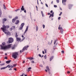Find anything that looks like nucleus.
Returning a JSON list of instances; mask_svg holds the SVG:
<instances>
[{"label": "nucleus", "mask_w": 76, "mask_h": 76, "mask_svg": "<svg viewBox=\"0 0 76 76\" xmlns=\"http://www.w3.org/2000/svg\"><path fill=\"white\" fill-rule=\"evenodd\" d=\"M18 52H15L13 53V54L12 55V56L14 58H16L17 57H18Z\"/></svg>", "instance_id": "nucleus-3"}, {"label": "nucleus", "mask_w": 76, "mask_h": 76, "mask_svg": "<svg viewBox=\"0 0 76 76\" xmlns=\"http://www.w3.org/2000/svg\"><path fill=\"white\" fill-rule=\"evenodd\" d=\"M25 13H26V10H25L24 11Z\"/></svg>", "instance_id": "nucleus-49"}, {"label": "nucleus", "mask_w": 76, "mask_h": 76, "mask_svg": "<svg viewBox=\"0 0 76 76\" xmlns=\"http://www.w3.org/2000/svg\"><path fill=\"white\" fill-rule=\"evenodd\" d=\"M20 76H23V74L22 75H21Z\"/></svg>", "instance_id": "nucleus-63"}, {"label": "nucleus", "mask_w": 76, "mask_h": 76, "mask_svg": "<svg viewBox=\"0 0 76 76\" xmlns=\"http://www.w3.org/2000/svg\"><path fill=\"white\" fill-rule=\"evenodd\" d=\"M7 66H8V68H13V66H12V65H11V66H10V65H7Z\"/></svg>", "instance_id": "nucleus-10"}, {"label": "nucleus", "mask_w": 76, "mask_h": 76, "mask_svg": "<svg viewBox=\"0 0 76 76\" xmlns=\"http://www.w3.org/2000/svg\"><path fill=\"white\" fill-rule=\"evenodd\" d=\"M21 10H23H23H25V8H24L23 6H22Z\"/></svg>", "instance_id": "nucleus-11"}, {"label": "nucleus", "mask_w": 76, "mask_h": 76, "mask_svg": "<svg viewBox=\"0 0 76 76\" xmlns=\"http://www.w3.org/2000/svg\"><path fill=\"white\" fill-rule=\"evenodd\" d=\"M2 13H1V11L0 9V17H1V16Z\"/></svg>", "instance_id": "nucleus-23"}, {"label": "nucleus", "mask_w": 76, "mask_h": 76, "mask_svg": "<svg viewBox=\"0 0 76 76\" xmlns=\"http://www.w3.org/2000/svg\"><path fill=\"white\" fill-rule=\"evenodd\" d=\"M25 63V61H23V63Z\"/></svg>", "instance_id": "nucleus-64"}, {"label": "nucleus", "mask_w": 76, "mask_h": 76, "mask_svg": "<svg viewBox=\"0 0 76 76\" xmlns=\"http://www.w3.org/2000/svg\"><path fill=\"white\" fill-rule=\"evenodd\" d=\"M64 0H62V3L64 5H66V3H64Z\"/></svg>", "instance_id": "nucleus-29"}, {"label": "nucleus", "mask_w": 76, "mask_h": 76, "mask_svg": "<svg viewBox=\"0 0 76 76\" xmlns=\"http://www.w3.org/2000/svg\"><path fill=\"white\" fill-rule=\"evenodd\" d=\"M24 25H25V23H23L21 24L20 27V30H22V29H23V27Z\"/></svg>", "instance_id": "nucleus-7"}, {"label": "nucleus", "mask_w": 76, "mask_h": 76, "mask_svg": "<svg viewBox=\"0 0 76 76\" xmlns=\"http://www.w3.org/2000/svg\"><path fill=\"white\" fill-rule=\"evenodd\" d=\"M10 31H12V28H10Z\"/></svg>", "instance_id": "nucleus-51"}, {"label": "nucleus", "mask_w": 76, "mask_h": 76, "mask_svg": "<svg viewBox=\"0 0 76 76\" xmlns=\"http://www.w3.org/2000/svg\"><path fill=\"white\" fill-rule=\"evenodd\" d=\"M60 19H61V17H59L58 18V20H60Z\"/></svg>", "instance_id": "nucleus-40"}, {"label": "nucleus", "mask_w": 76, "mask_h": 76, "mask_svg": "<svg viewBox=\"0 0 76 76\" xmlns=\"http://www.w3.org/2000/svg\"><path fill=\"white\" fill-rule=\"evenodd\" d=\"M0 46L2 50H6V49L10 48L11 47V45H8L7 46L6 45L2 46L1 45Z\"/></svg>", "instance_id": "nucleus-2"}, {"label": "nucleus", "mask_w": 76, "mask_h": 76, "mask_svg": "<svg viewBox=\"0 0 76 76\" xmlns=\"http://www.w3.org/2000/svg\"><path fill=\"white\" fill-rule=\"evenodd\" d=\"M31 69V67H29V68H28V70H30V69Z\"/></svg>", "instance_id": "nucleus-45"}, {"label": "nucleus", "mask_w": 76, "mask_h": 76, "mask_svg": "<svg viewBox=\"0 0 76 76\" xmlns=\"http://www.w3.org/2000/svg\"><path fill=\"white\" fill-rule=\"evenodd\" d=\"M3 27L1 28V29H2V31L5 34H7V32H6L5 31H6V28L7 29H8L9 28V26H5V25H3Z\"/></svg>", "instance_id": "nucleus-1"}, {"label": "nucleus", "mask_w": 76, "mask_h": 76, "mask_svg": "<svg viewBox=\"0 0 76 76\" xmlns=\"http://www.w3.org/2000/svg\"><path fill=\"white\" fill-rule=\"evenodd\" d=\"M15 48V45H14L13 47H12V50H13V49H14Z\"/></svg>", "instance_id": "nucleus-26"}, {"label": "nucleus", "mask_w": 76, "mask_h": 76, "mask_svg": "<svg viewBox=\"0 0 76 76\" xmlns=\"http://www.w3.org/2000/svg\"><path fill=\"white\" fill-rule=\"evenodd\" d=\"M44 57L45 59H46L47 58V55H45L44 56Z\"/></svg>", "instance_id": "nucleus-31"}, {"label": "nucleus", "mask_w": 76, "mask_h": 76, "mask_svg": "<svg viewBox=\"0 0 76 76\" xmlns=\"http://www.w3.org/2000/svg\"><path fill=\"white\" fill-rule=\"evenodd\" d=\"M14 70H15V71H16V68H14Z\"/></svg>", "instance_id": "nucleus-55"}, {"label": "nucleus", "mask_w": 76, "mask_h": 76, "mask_svg": "<svg viewBox=\"0 0 76 76\" xmlns=\"http://www.w3.org/2000/svg\"><path fill=\"white\" fill-rule=\"evenodd\" d=\"M56 40H55V42H54V44H56Z\"/></svg>", "instance_id": "nucleus-56"}, {"label": "nucleus", "mask_w": 76, "mask_h": 76, "mask_svg": "<svg viewBox=\"0 0 76 76\" xmlns=\"http://www.w3.org/2000/svg\"><path fill=\"white\" fill-rule=\"evenodd\" d=\"M61 14H62V12H60V14H59V16H60L61 15Z\"/></svg>", "instance_id": "nucleus-39"}, {"label": "nucleus", "mask_w": 76, "mask_h": 76, "mask_svg": "<svg viewBox=\"0 0 76 76\" xmlns=\"http://www.w3.org/2000/svg\"><path fill=\"white\" fill-rule=\"evenodd\" d=\"M69 9H71V7H72V5L70 4L69 5Z\"/></svg>", "instance_id": "nucleus-21"}, {"label": "nucleus", "mask_w": 76, "mask_h": 76, "mask_svg": "<svg viewBox=\"0 0 76 76\" xmlns=\"http://www.w3.org/2000/svg\"><path fill=\"white\" fill-rule=\"evenodd\" d=\"M42 53H43V54H44L45 53H44V51H42Z\"/></svg>", "instance_id": "nucleus-59"}, {"label": "nucleus", "mask_w": 76, "mask_h": 76, "mask_svg": "<svg viewBox=\"0 0 76 76\" xmlns=\"http://www.w3.org/2000/svg\"><path fill=\"white\" fill-rule=\"evenodd\" d=\"M15 20L14 18L12 20V23H14L15 22Z\"/></svg>", "instance_id": "nucleus-22"}, {"label": "nucleus", "mask_w": 76, "mask_h": 76, "mask_svg": "<svg viewBox=\"0 0 76 76\" xmlns=\"http://www.w3.org/2000/svg\"><path fill=\"white\" fill-rule=\"evenodd\" d=\"M3 20L4 21H6L7 20V19L6 18H4Z\"/></svg>", "instance_id": "nucleus-32"}, {"label": "nucleus", "mask_w": 76, "mask_h": 76, "mask_svg": "<svg viewBox=\"0 0 76 76\" xmlns=\"http://www.w3.org/2000/svg\"><path fill=\"white\" fill-rule=\"evenodd\" d=\"M45 6L46 7H48V5H47V4H45Z\"/></svg>", "instance_id": "nucleus-35"}, {"label": "nucleus", "mask_w": 76, "mask_h": 76, "mask_svg": "<svg viewBox=\"0 0 76 76\" xmlns=\"http://www.w3.org/2000/svg\"><path fill=\"white\" fill-rule=\"evenodd\" d=\"M52 42H53V40H51V43H52Z\"/></svg>", "instance_id": "nucleus-62"}, {"label": "nucleus", "mask_w": 76, "mask_h": 76, "mask_svg": "<svg viewBox=\"0 0 76 76\" xmlns=\"http://www.w3.org/2000/svg\"><path fill=\"white\" fill-rule=\"evenodd\" d=\"M8 67V66H7L5 67H4L2 68H1V70H3V69H6V68H7Z\"/></svg>", "instance_id": "nucleus-9"}, {"label": "nucleus", "mask_w": 76, "mask_h": 76, "mask_svg": "<svg viewBox=\"0 0 76 76\" xmlns=\"http://www.w3.org/2000/svg\"><path fill=\"white\" fill-rule=\"evenodd\" d=\"M60 10H62V9L61 8V7H60Z\"/></svg>", "instance_id": "nucleus-58"}, {"label": "nucleus", "mask_w": 76, "mask_h": 76, "mask_svg": "<svg viewBox=\"0 0 76 76\" xmlns=\"http://www.w3.org/2000/svg\"><path fill=\"white\" fill-rule=\"evenodd\" d=\"M10 61H11V60L7 61H6V63H7V64H8V63H10Z\"/></svg>", "instance_id": "nucleus-14"}, {"label": "nucleus", "mask_w": 76, "mask_h": 76, "mask_svg": "<svg viewBox=\"0 0 76 76\" xmlns=\"http://www.w3.org/2000/svg\"><path fill=\"white\" fill-rule=\"evenodd\" d=\"M45 53H47V51L45 50Z\"/></svg>", "instance_id": "nucleus-43"}, {"label": "nucleus", "mask_w": 76, "mask_h": 76, "mask_svg": "<svg viewBox=\"0 0 76 76\" xmlns=\"http://www.w3.org/2000/svg\"><path fill=\"white\" fill-rule=\"evenodd\" d=\"M14 19L15 20H16V19H18V17H16Z\"/></svg>", "instance_id": "nucleus-33"}, {"label": "nucleus", "mask_w": 76, "mask_h": 76, "mask_svg": "<svg viewBox=\"0 0 76 76\" xmlns=\"http://www.w3.org/2000/svg\"><path fill=\"white\" fill-rule=\"evenodd\" d=\"M50 13H53V10H51L50 12Z\"/></svg>", "instance_id": "nucleus-57"}, {"label": "nucleus", "mask_w": 76, "mask_h": 76, "mask_svg": "<svg viewBox=\"0 0 76 76\" xmlns=\"http://www.w3.org/2000/svg\"><path fill=\"white\" fill-rule=\"evenodd\" d=\"M42 27H43V28L44 29V28H45V25H42Z\"/></svg>", "instance_id": "nucleus-34"}, {"label": "nucleus", "mask_w": 76, "mask_h": 76, "mask_svg": "<svg viewBox=\"0 0 76 76\" xmlns=\"http://www.w3.org/2000/svg\"><path fill=\"white\" fill-rule=\"evenodd\" d=\"M6 45V43L4 42L2 43V45Z\"/></svg>", "instance_id": "nucleus-27"}, {"label": "nucleus", "mask_w": 76, "mask_h": 76, "mask_svg": "<svg viewBox=\"0 0 76 76\" xmlns=\"http://www.w3.org/2000/svg\"><path fill=\"white\" fill-rule=\"evenodd\" d=\"M58 29H59V30H60V31L61 34H63V28H62V27H60V25H59Z\"/></svg>", "instance_id": "nucleus-5"}, {"label": "nucleus", "mask_w": 76, "mask_h": 76, "mask_svg": "<svg viewBox=\"0 0 76 76\" xmlns=\"http://www.w3.org/2000/svg\"><path fill=\"white\" fill-rule=\"evenodd\" d=\"M28 59H29L30 60H33L34 59V58H28Z\"/></svg>", "instance_id": "nucleus-25"}, {"label": "nucleus", "mask_w": 76, "mask_h": 76, "mask_svg": "<svg viewBox=\"0 0 76 76\" xmlns=\"http://www.w3.org/2000/svg\"><path fill=\"white\" fill-rule=\"evenodd\" d=\"M18 10L17 9L16 10H15V12H17V11H18Z\"/></svg>", "instance_id": "nucleus-60"}, {"label": "nucleus", "mask_w": 76, "mask_h": 76, "mask_svg": "<svg viewBox=\"0 0 76 76\" xmlns=\"http://www.w3.org/2000/svg\"><path fill=\"white\" fill-rule=\"evenodd\" d=\"M5 59H7V57H4Z\"/></svg>", "instance_id": "nucleus-41"}, {"label": "nucleus", "mask_w": 76, "mask_h": 76, "mask_svg": "<svg viewBox=\"0 0 76 76\" xmlns=\"http://www.w3.org/2000/svg\"><path fill=\"white\" fill-rule=\"evenodd\" d=\"M16 39L17 41H20V38L17 37L16 38Z\"/></svg>", "instance_id": "nucleus-12"}, {"label": "nucleus", "mask_w": 76, "mask_h": 76, "mask_svg": "<svg viewBox=\"0 0 76 76\" xmlns=\"http://www.w3.org/2000/svg\"><path fill=\"white\" fill-rule=\"evenodd\" d=\"M39 56L40 57H41V54H39Z\"/></svg>", "instance_id": "nucleus-50"}, {"label": "nucleus", "mask_w": 76, "mask_h": 76, "mask_svg": "<svg viewBox=\"0 0 76 76\" xmlns=\"http://www.w3.org/2000/svg\"><path fill=\"white\" fill-rule=\"evenodd\" d=\"M34 61H31V63H34Z\"/></svg>", "instance_id": "nucleus-48"}, {"label": "nucleus", "mask_w": 76, "mask_h": 76, "mask_svg": "<svg viewBox=\"0 0 76 76\" xmlns=\"http://www.w3.org/2000/svg\"><path fill=\"white\" fill-rule=\"evenodd\" d=\"M50 16L51 17V16H52V14H50Z\"/></svg>", "instance_id": "nucleus-61"}, {"label": "nucleus", "mask_w": 76, "mask_h": 76, "mask_svg": "<svg viewBox=\"0 0 76 76\" xmlns=\"http://www.w3.org/2000/svg\"><path fill=\"white\" fill-rule=\"evenodd\" d=\"M63 1H64V2H65H65H66L67 0H64Z\"/></svg>", "instance_id": "nucleus-42"}, {"label": "nucleus", "mask_w": 76, "mask_h": 76, "mask_svg": "<svg viewBox=\"0 0 76 76\" xmlns=\"http://www.w3.org/2000/svg\"><path fill=\"white\" fill-rule=\"evenodd\" d=\"M54 7H57V5H54Z\"/></svg>", "instance_id": "nucleus-38"}, {"label": "nucleus", "mask_w": 76, "mask_h": 76, "mask_svg": "<svg viewBox=\"0 0 76 76\" xmlns=\"http://www.w3.org/2000/svg\"><path fill=\"white\" fill-rule=\"evenodd\" d=\"M61 52L62 53H64V51L62 50L61 51Z\"/></svg>", "instance_id": "nucleus-46"}, {"label": "nucleus", "mask_w": 76, "mask_h": 76, "mask_svg": "<svg viewBox=\"0 0 76 76\" xmlns=\"http://www.w3.org/2000/svg\"><path fill=\"white\" fill-rule=\"evenodd\" d=\"M29 47V46H25L23 49L22 52H23V51H25V50H27V49H28V47Z\"/></svg>", "instance_id": "nucleus-6"}, {"label": "nucleus", "mask_w": 76, "mask_h": 76, "mask_svg": "<svg viewBox=\"0 0 76 76\" xmlns=\"http://www.w3.org/2000/svg\"><path fill=\"white\" fill-rule=\"evenodd\" d=\"M3 6H4V9H6V6H5V5L3 4Z\"/></svg>", "instance_id": "nucleus-20"}, {"label": "nucleus", "mask_w": 76, "mask_h": 76, "mask_svg": "<svg viewBox=\"0 0 76 76\" xmlns=\"http://www.w3.org/2000/svg\"><path fill=\"white\" fill-rule=\"evenodd\" d=\"M41 13H42V16L43 17H44V14H43V12H42V11H41Z\"/></svg>", "instance_id": "nucleus-24"}, {"label": "nucleus", "mask_w": 76, "mask_h": 76, "mask_svg": "<svg viewBox=\"0 0 76 76\" xmlns=\"http://www.w3.org/2000/svg\"><path fill=\"white\" fill-rule=\"evenodd\" d=\"M8 42L9 44H10V43H12V42H13V38L12 37H10L9 38Z\"/></svg>", "instance_id": "nucleus-4"}, {"label": "nucleus", "mask_w": 76, "mask_h": 76, "mask_svg": "<svg viewBox=\"0 0 76 76\" xmlns=\"http://www.w3.org/2000/svg\"><path fill=\"white\" fill-rule=\"evenodd\" d=\"M18 33L17 32L15 33V38H18Z\"/></svg>", "instance_id": "nucleus-16"}, {"label": "nucleus", "mask_w": 76, "mask_h": 76, "mask_svg": "<svg viewBox=\"0 0 76 76\" xmlns=\"http://www.w3.org/2000/svg\"><path fill=\"white\" fill-rule=\"evenodd\" d=\"M36 31H38V27L37 26H36Z\"/></svg>", "instance_id": "nucleus-28"}, {"label": "nucleus", "mask_w": 76, "mask_h": 76, "mask_svg": "<svg viewBox=\"0 0 76 76\" xmlns=\"http://www.w3.org/2000/svg\"><path fill=\"white\" fill-rule=\"evenodd\" d=\"M9 70H12V69L10 68L9 69Z\"/></svg>", "instance_id": "nucleus-54"}, {"label": "nucleus", "mask_w": 76, "mask_h": 76, "mask_svg": "<svg viewBox=\"0 0 76 76\" xmlns=\"http://www.w3.org/2000/svg\"><path fill=\"white\" fill-rule=\"evenodd\" d=\"M12 27L13 29H15V26H13Z\"/></svg>", "instance_id": "nucleus-44"}, {"label": "nucleus", "mask_w": 76, "mask_h": 76, "mask_svg": "<svg viewBox=\"0 0 76 76\" xmlns=\"http://www.w3.org/2000/svg\"><path fill=\"white\" fill-rule=\"evenodd\" d=\"M28 28H29V26H27L26 30L25 31V32L24 33V34H25V33H26V32L28 31Z\"/></svg>", "instance_id": "nucleus-8"}, {"label": "nucleus", "mask_w": 76, "mask_h": 76, "mask_svg": "<svg viewBox=\"0 0 76 76\" xmlns=\"http://www.w3.org/2000/svg\"><path fill=\"white\" fill-rule=\"evenodd\" d=\"M7 35H10V32L9 31H8L7 32Z\"/></svg>", "instance_id": "nucleus-19"}, {"label": "nucleus", "mask_w": 76, "mask_h": 76, "mask_svg": "<svg viewBox=\"0 0 76 76\" xmlns=\"http://www.w3.org/2000/svg\"><path fill=\"white\" fill-rule=\"evenodd\" d=\"M16 66V64H14L13 65V66H12L14 67H15V66Z\"/></svg>", "instance_id": "nucleus-37"}, {"label": "nucleus", "mask_w": 76, "mask_h": 76, "mask_svg": "<svg viewBox=\"0 0 76 76\" xmlns=\"http://www.w3.org/2000/svg\"><path fill=\"white\" fill-rule=\"evenodd\" d=\"M5 64H0V66H4V65Z\"/></svg>", "instance_id": "nucleus-30"}, {"label": "nucleus", "mask_w": 76, "mask_h": 76, "mask_svg": "<svg viewBox=\"0 0 76 76\" xmlns=\"http://www.w3.org/2000/svg\"><path fill=\"white\" fill-rule=\"evenodd\" d=\"M40 67H43V66H42V65H40Z\"/></svg>", "instance_id": "nucleus-53"}, {"label": "nucleus", "mask_w": 76, "mask_h": 76, "mask_svg": "<svg viewBox=\"0 0 76 76\" xmlns=\"http://www.w3.org/2000/svg\"><path fill=\"white\" fill-rule=\"evenodd\" d=\"M53 58H54V56H52L50 58V61H51L53 59Z\"/></svg>", "instance_id": "nucleus-15"}, {"label": "nucleus", "mask_w": 76, "mask_h": 76, "mask_svg": "<svg viewBox=\"0 0 76 76\" xmlns=\"http://www.w3.org/2000/svg\"><path fill=\"white\" fill-rule=\"evenodd\" d=\"M67 73H70V72L68 71L67 72Z\"/></svg>", "instance_id": "nucleus-52"}, {"label": "nucleus", "mask_w": 76, "mask_h": 76, "mask_svg": "<svg viewBox=\"0 0 76 76\" xmlns=\"http://www.w3.org/2000/svg\"><path fill=\"white\" fill-rule=\"evenodd\" d=\"M25 39V37H24V38H23L22 40L20 41V42H22L24 39Z\"/></svg>", "instance_id": "nucleus-18"}, {"label": "nucleus", "mask_w": 76, "mask_h": 76, "mask_svg": "<svg viewBox=\"0 0 76 76\" xmlns=\"http://www.w3.org/2000/svg\"><path fill=\"white\" fill-rule=\"evenodd\" d=\"M37 3L38 5L39 4V3H38V0H37Z\"/></svg>", "instance_id": "nucleus-47"}, {"label": "nucleus", "mask_w": 76, "mask_h": 76, "mask_svg": "<svg viewBox=\"0 0 76 76\" xmlns=\"http://www.w3.org/2000/svg\"><path fill=\"white\" fill-rule=\"evenodd\" d=\"M16 22H17L15 23V24H16V25H18V24L19 23V20H17Z\"/></svg>", "instance_id": "nucleus-13"}, {"label": "nucleus", "mask_w": 76, "mask_h": 76, "mask_svg": "<svg viewBox=\"0 0 76 76\" xmlns=\"http://www.w3.org/2000/svg\"><path fill=\"white\" fill-rule=\"evenodd\" d=\"M56 1L57 3H59V0H56Z\"/></svg>", "instance_id": "nucleus-36"}, {"label": "nucleus", "mask_w": 76, "mask_h": 76, "mask_svg": "<svg viewBox=\"0 0 76 76\" xmlns=\"http://www.w3.org/2000/svg\"><path fill=\"white\" fill-rule=\"evenodd\" d=\"M46 69H47L48 71H50V69H49V67H48V66H46Z\"/></svg>", "instance_id": "nucleus-17"}]
</instances>
